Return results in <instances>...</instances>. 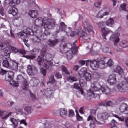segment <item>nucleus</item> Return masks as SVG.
<instances>
[{
  "mask_svg": "<svg viewBox=\"0 0 128 128\" xmlns=\"http://www.w3.org/2000/svg\"><path fill=\"white\" fill-rule=\"evenodd\" d=\"M97 25L98 26V28H102V26H104V22H98L97 23Z\"/></svg>",
  "mask_w": 128,
  "mask_h": 128,
  "instance_id": "51",
  "label": "nucleus"
},
{
  "mask_svg": "<svg viewBox=\"0 0 128 128\" xmlns=\"http://www.w3.org/2000/svg\"><path fill=\"white\" fill-rule=\"evenodd\" d=\"M18 62L11 60L10 69L13 70H16V72L18 71Z\"/></svg>",
  "mask_w": 128,
  "mask_h": 128,
  "instance_id": "21",
  "label": "nucleus"
},
{
  "mask_svg": "<svg viewBox=\"0 0 128 128\" xmlns=\"http://www.w3.org/2000/svg\"><path fill=\"white\" fill-rule=\"evenodd\" d=\"M86 86V82L84 81V78H81L80 81V84L74 83L72 88L75 90H79V92L81 94L84 96L85 98L87 100H92V98H100V95L98 94H96L94 92H100L101 90L102 92L104 94H110V89L106 86H101L99 83L96 82L95 84H92L91 88L87 92V94H84V90L80 88V86Z\"/></svg>",
  "mask_w": 128,
  "mask_h": 128,
  "instance_id": "2",
  "label": "nucleus"
},
{
  "mask_svg": "<svg viewBox=\"0 0 128 128\" xmlns=\"http://www.w3.org/2000/svg\"><path fill=\"white\" fill-rule=\"evenodd\" d=\"M20 3V0H12L10 2V6L12 7L11 9L8 10V12L10 14L13 15L14 16L18 14V9L16 7V6Z\"/></svg>",
  "mask_w": 128,
  "mask_h": 128,
  "instance_id": "9",
  "label": "nucleus"
},
{
  "mask_svg": "<svg viewBox=\"0 0 128 128\" xmlns=\"http://www.w3.org/2000/svg\"><path fill=\"white\" fill-rule=\"evenodd\" d=\"M41 36L42 34L38 35L37 34V36H34V38H32V40L34 42H40Z\"/></svg>",
  "mask_w": 128,
  "mask_h": 128,
  "instance_id": "34",
  "label": "nucleus"
},
{
  "mask_svg": "<svg viewBox=\"0 0 128 128\" xmlns=\"http://www.w3.org/2000/svg\"><path fill=\"white\" fill-rule=\"evenodd\" d=\"M30 84H32V86H38V84H40V80L34 77L30 80Z\"/></svg>",
  "mask_w": 128,
  "mask_h": 128,
  "instance_id": "23",
  "label": "nucleus"
},
{
  "mask_svg": "<svg viewBox=\"0 0 128 128\" xmlns=\"http://www.w3.org/2000/svg\"><path fill=\"white\" fill-rule=\"evenodd\" d=\"M56 78H62V74L60 73H56V74H55Z\"/></svg>",
  "mask_w": 128,
  "mask_h": 128,
  "instance_id": "61",
  "label": "nucleus"
},
{
  "mask_svg": "<svg viewBox=\"0 0 128 128\" xmlns=\"http://www.w3.org/2000/svg\"><path fill=\"white\" fill-rule=\"evenodd\" d=\"M106 64L108 66H112L114 64V61L112 59H110L107 62Z\"/></svg>",
  "mask_w": 128,
  "mask_h": 128,
  "instance_id": "47",
  "label": "nucleus"
},
{
  "mask_svg": "<svg viewBox=\"0 0 128 128\" xmlns=\"http://www.w3.org/2000/svg\"><path fill=\"white\" fill-rule=\"evenodd\" d=\"M0 50H4V56H8V58L10 56L11 52H12L15 54L18 52V50L16 48L12 47L10 45L9 42L4 43L0 42Z\"/></svg>",
  "mask_w": 128,
  "mask_h": 128,
  "instance_id": "6",
  "label": "nucleus"
},
{
  "mask_svg": "<svg viewBox=\"0 0 128 128\" xmlns=\"http://www.w3.org/2000/svg\"><path fill=\"white\" fill-rule=\"evenodd\" d=\"M8 71H6V70H4L3 69H1L0 71V76H4V74H6V72Z\"/></svg>",
  "mask_w": 128,
  "mask_h": 128,
  "instance_id": "53",
  "label": "nucleus"
},
{
  "mask_svg": "<svg viewBox=\"0 0 128 128\" xmlns=\"http://www.w3.org/2000/svg\"><path fill=\"white\" fill-rule=\"evenodd\" d=\"M20 124H23L24 126H26V120H22L20 121Z\"/></svg>",
  "mask_w": 128,
  "mask_h": 128,
  "instance_id": "58",
  "label": "nucleus"
},
{
  "mask_svg": "<svg viewBox=\"0 0 128 128\" xmlns=\"http://www.w3.org/2000/svg\"><path fill=\"white\" fill-rule=\"evenodd\" d=\"M92 76L94 80H99L100 78V74L98 72H95L92 73Z\"/></svg>",
  "mask_w": 128,
  "mask_h": 128,
  "instance_id": "37",
  "label": "nucleus"
},
{
  "mask_svg": "<svg viewBox=\"0 0 128 128\" xmlns=\"http://www.w3.org/2000/svg\"><path fill=\"white\" fill-rule=\"evenodd\" d=\"M83 78H84L86 82H90L92 80V74L90 73H86L84 76H82Z\"/></svg>",
  "mask_w": 128,
  "mask_h": 128,
  "instance_id": "33",
  "label": "nucleus"
},
{
  "mask_svg": "<svg viewBox=\"0 0 128 128\" xmlns=\"http://www.w3.org/2000/svg\"><path fill=\"white\" fill-rule=\"evenodd\" d=\"M10 36L12 38H16V36H14V32H12V30H10Z\"/></svg>",
  "mask_w": 128,
  "mask_h": 128,
  "instance_id": "56",
  "label": "nucleus"
},
{
  "mask_svg": "<svg viewBox=\"0 0 128 128\" xmlns=\"http://www.w3.org/2000/svg\"><path fill=\"white\" fill-rule=\"evenodd\" d=\"M52 56L50 54H46L45 57L44 56V58L40 56H38L37 58L39 66H42L46 68H48L49 66H52Z\"/></svg>",
  "mask_w": 128,
  "mask_h": 128,
  "instance_id": "7",
  "label": "nucleus"
},
{
  "mask_svg": "<svg viewBox=\"0 0 128 128\" xmlns=\"http://www.w3.org/2000/svg\"><path fill=\"white\" fill-rule=\"evenodd\" d=\"M18 52H19L20 54H26V50H18Z\"/></svg>",
  "mask_w": 128,
  "mask_h": 128,
  "instance_id": "59",
  "label": "nucleus"
},
{
  "mask_svg": "<svg viewBox=\"0 0 128 128\" xmlns=\"http://www.w3.org/2000/svg\"><path fill=\"white\" fill-rule=\"evenodd\" d=\"M60 30H58L56 32H66V34L68 36H80V38H84L85 40H88V34L84 32L82 30L80 29L77 30L76 32H72L70 30V28H66V24L64 22H61L60 23Z\"/></svg>",
  "mask_w": 128,
  "mask_h": 128,
  "instance_id": "4",
  "label": "nucleus"
},
{
  "mask_svg": "<svg viewBox=\"0 0 128 128\" xmlns=\"http://www.w3.org/2000/svg\"><path fill=\"white\" fill-rule=\"evenodd\" d=\"M25 112H26L28 114H30L32 112V107L26 106L24 108Z\"/></svg>",
  "mask_w": 128,
  "mask_h": 128,
  "instance_id": "44",
  "label": "nucleus"
},
{
  "mask_svg": "<svg viewBox=\"0 0 128 128\" xmlns=\"http://www.w3.org/2000/svg\"><path fill=\"white\" fill-rule=\"evenodd\" d=\"M117 88L119 92H124L128 88V77L126 78L124 80L117 86Z\"/></svg>",
  "mask_w": 128,
  "mask_h": 128,
  "instance_id": "11",
  "label": "nucleus"
},
{
  "mask_svg": "<svg viewBox=\"0 0 128 128\" xmlns=\"http://www.w3.org/2000/svg\"><path fill=\"white\" fill-rule=\"evenodd\" d=\"M30 52L32 54V55L24 56H23L28 60H34V58H36V55L38 54V50L34 48L33 50L30 51Z\"/></svg>",
  "mask_w": 128,
  "mask_h": 128,
  "instance_id": "15",
  "label": "nucleus"
},
{
  "mask_svg": "<svg viewBox=\"0 0 128 128\" xmlns=\"http://www.w3.org/2000/svg\"><path fill=\"white\" fill-rule=\"evenodd\" d=\"M83 24H84V29H85V28H86L88 26L90 25V23H88V22L87 21H84L83 22Z\"/></svg>",
  "mask_w": 128,
  "mask_h": 128,
  "instance_id": "52",
  "label": "nucleus"
},
{
  "mask_svg": "<svg viewBox=\"0 0 128 128\" xmlns=\"http://www.w3.org/2000/svg\"><path fill=\"white\" fill-rule=\"evenodd\" d=\"M110 12V9L107 6H104L102 9L100 10L96 14V18H102L105 16H108Z\"/></svg>",
  "mask_w": 128,
  "mask_h": 128,
  "instance_id": "10",
  "label": "nucleus"
},
{
  "mask_svg": "<svg viewBox=\"0 0 128 128\" xmlns=\"http://www.w3.org/2000/svg\"><path fill=\"white\" fill-rule=\"evenodd\" d=\"M10 122L12 124L14 128H16L18 126V122H20L19 120L12 117L10 118Z\"/></svg>",
  "mask_w": 128,
  "mask_h": 128,
  "instance_id": "24",
  "label": "nucleus"
},
{
  "mask_svg": "<svg viewBox=\"0 0 128 128\" xmlns=\"http://www.w3.org/2000/svg\"><path fill=\"white\" fill-rule=\"evenodd\" d=\"M120 46L122 48H128V41L123 40L120 42Z\"/></svg>",
  "mask_w": 128,
  "mask_h": 128,
  "instance_id": "35",
  "label": "nucleus"
},
{
  "mask_svg": "<svg viewBox=\"0 0 128 128\" xmlns=\"http://www.w3.org/2000/svg\"><path fill=\"white\" fill-rule=\"evenodd\" d=\"M120 110L122 114H128V106L126 104H122L120 107Z\"/></svg>",
  "mask_w": 128,
  "mask_h": 128,
  "instance_id": "18",
  "label": "nucleus"
},
{
  "mask_svg": "<svg viewBox=\"0 0 128 128\" xmlns=\"http://www.w3.org/2000/svg\"><path fill=\"white\" fill-rule=\"evenodd\" d=\"M16 78L19 82H22V88L23 90H28V83L26 80V78H24L21 74L18 76Z\"/></svg>",
  "mask_w": 128,
  "mask_h": 128,
  "instance_id": "12",
  "label": "nucleus"
},
{
  "mask_svg": "<svg viewBox=\"0 0 128 128\" xmlns=\"http://www.w3.org/2000/svg\"><path fill=\"white\" fill-rule=\"evenodd\" d=\"M112 105H114V102H112V101H106V106H110Z\"/></svg>",
  "mask_w": 128,
  "mask_h": 128,
  "instance_id": "48",
  "label": "nucleus"
},
{
  "mask_svg": "<svg viewBox=\"0 0 128 128\" xmlns=\"http://www.w3.org/2000/svg\"><path fill=\"white\" fill-rule=\"evenodd\" d=\"M73 46H74L72 48L70 44H66L64 42H62L60 44V52L62 54H65L68 60H72V54H76L78 52V50L76 48V40L73 43Z\"/></svg>",
  "mask_w": 128,
  "mask_h": 128,
  "instance_id": "5",
  "label": "nucleus"
},
{
  "mask_svg": "<svg viewBox=\"0 0 128 128\" xmlns=\"http://www.w3.org/2000/svg\"><path fill=\"white\" fill-rule=\"evenodd\" d=\"M114 72H117L120 76H122V74H124V70L120 66H117L115 69H114Z\"/></svg>",
  "mask_w": 128,
  "mask_h": 128,
  "instance_id": "32",
  "label": "nucleus"
},
{
  "mask_svg": "<svg viewBox=\"0 0 128 128\" xmlns=\"http://www.w3.org/2000/svg\"><path fill=\"white\" fill-rule=\"evenodd\" d=\"M61 68L62 70L65 74L64 75V78H66V80H67L69 82H76L78 79H76V77L72 76H70L72 74V70H68V68H66V67L64 66H62Z\"/></svg>",
  "mask_w": 128,
  "mask_h": 128,
  "instance_id": "8",
  "label": "nucleus"
},
{
  "mask_svg": "<svg viewBox=\"0 0 128 128\" xmlns=\"http://www.w3.org/2000/svg\"><path fill=\"white\" fill-rule=\"evenodd\" d=\"M74 112L72 110H69V116H74Z\"/></svg>",
  "mask_w": 128,
  "mask_h": 128,
  "instance_id": "57",
  "label": "nucleus"
},
{
  "mask_svg": "<svg viewBox=\"0 0 128 128\" xmlns=\"http://www.w3.org/2000/svg\"><path fill=\"white\" fill-rule=\"evenodd\" d=\"M41 92H42L43 94L46 96L47 98H52V90H50V89L44 90L43 91L41 90Z\"/></svg>",
  "mask_w": 128,
  "mask_h": 128,
  "instance_id": "25",
  "label": "nucleus"
},
{
  "mask_svg": "<svg viewBox=\"0 0 128 128\" xmlns=\"http://www.w3.org/2000/svg\"><path fill=\"white\" fill-rule=\"evenodd\" d=\"M0 16H4V8L0 6Z\"/></svg>",
  "mask_w": 128,
  "mask_h": 128,
  "instance_id": "49",
  "label": "nucleus"
},
{
  "mask_svg": "<svg viewBox=\"0 0 128 128\" xmlns=\"http://www.w3.org/2000/svg\"><path fill=\"white\" fill-rule=\"evenodd\" d=\"M96 110H94L90 112V116H88L87 120L90 122V128H96V124H104V120H106L110 115L108 113H102L99 114L97 116L96 118H94L96 116Z\"/></svg>",
  "mask_w": 128,
  "mask_h": 128,
  "instance_id": "3",
  "label": "nucleus"
},
{
  "mask_svg": "<svg viewBox=\"0 0 128 128\" xmlns=\"http://www.w3.org/2000/svg\"><path fill=\"white\" fill-rule=\"evenodd\" d=\"M106 24L110 28H114V18H108L106 22Z\"/></svg>",
  "mask_w": 128,
  "mask_h": 128,
  "instance_id": "22",
  "label": "nucleus"
},
{
  "mask_svg": "<svg viewBox=\"0 0 128 128\" xmlns=\"http://www.w3.org/2000/svg\"><path fill=\"white\" fill-rule=\"evenodd\" d=\"M76 118L80 122L82 120V117L80 116L79 114H77Z\"/></svg>",
  "mask_w": 128,
  "mask_h": 128,
  "instance_id": "62",
  "label": "nucleus"
},
{
  "mask_svg": "<svg viewBox=\"0 0 128 128\" xmlns=\"http://www.w3.org/2000/svg\"><path fill=\"white\" fill-rule=\"evenodd\" d=\"M102 0H99L96 1L94 4V6L95 8H100L102 6Z\"/></svg>",
  "mask_w": 128,
  "mask_h": 128,
  "instance_id": "38",
  "label": "nucleus"
},
{
  "mask_svg": "<svg viewBox=\"0 0 128 128\" xmlns=\"http://www.w3.org/2000/svg\"><path fill=\"white\" fill-rule=\"evenodd\" d=\"M110 124L112 126H116L118 124V122H116L114 120H112L110 122Z\"/></svg>",
  "mask_w": 128,
  "mask_h": 128,
  "instance_id": "54",
  "label": "nucleus"
},
{
  "mask_svg": "<svg viewBox=\"0 0 128 128\" xmlns=\"http://www.w3.org/2000/svg\"><path fill=\"white\" fill-rule=\"evenodd\" d=\"M97 62L98 64V68H106V62H104V60H98Z\"/></svg>",
  "mask_w": 128,
  "mask_h": 128,
  "instance_id": "27",
  "label": "nucleus"
},
{
  "mask_svg": "<svg viewBox=\"0 0 128 128\" xmlns=\"http://www.w3.org/2000/svg\"><path fill=\"white\" fill-rule=\"evenodd\" d=\"M87 62H88V64H90V68H91L92 70H96L98 68V61L95 60H88Z\"/></svg>",
  "mask_w": 128,
  "mask_h": 128,
  "instance_id": "17",
  "label": "nucleus"
},
{
  "mask_svg": "<svg viewBox=\"0 0 128 128\" xmlns=\"http://www.w3.org/2000/svg\"><path fill=\"white\" fill-rule=\"evenodd\" d=\"M102 50L104 52H108V48L106 47L104 48H103Z\"/></svg>",
  "mask_w": 128,
  "mask_h": 128,
  "instance_id": "64",
  "label": "nucleus"
},
{
  "mask_svg": "<svg viewBox=\"0 0 128 128\" xmlns=\"http://www.w3.org/2000/svg\"><path fill=\"white\" fill-rule=\"evenodd\" d=\"M120 33H116V34H112L110 38V40L114 42V46H116L118 42H120Z\"/></svg>",
  "mask_w": 128,
  "mask_h": 128,
  "instance_id": "14",
  "label": "nucleus"
},
{
  "mask_svg": "<svg viewBox=\"0 0 128 128\" xmlns=\"http://www.w3.org/2000/svg\"><path fill=\"white\" fill-rule=\"evenodd\" d=\"M107 81L110 86L116 84V76L114 74L110 75Z\"/></svg>",
  "mask_w": 128,
  "mask_h": 128,
  "instance_id": "16",
  "label": "nucleus"
},
{
  "mask_svg": "<svg viewBox=\"0 0 128 128\" xmlns=\"http://www.w3.org/2000/svg\"><path fill=\"white\" fill-rule=\"evenodd\" d=\"M84 30H88V32H92V26H90V25H89Z\"/></svg>",
  "mask_w": 128,
  "mask_h": 128,
  "instance_id": "45",
  "label": "nucleus"
},
{
  "mask_svg": "<svg viewBox=\"0 0 128 128\" xmlns=\"http://www.w3.org/2000/svg\"><path fill=\"white\" fill-rule=\"evenodd\" d=\"M16 112L18 114H24V112L22 111V109H16Z\"/></svg>",
  "mask_w": 128,
  "mask_h": 128,
  "instance_id": "50",
  "label": "nucleus"
},
{
  "mask_svg": "<svg viewBox=\"0 0 128 128\" xmlns=\"http://www.w3.org/2000/svg\"><path fill=\"white\" fill-rule=\"evenodd\" d=\"M38 72V68L32 65L27 66V73L29 76H34Z\"/></svg>",
  "mask_w": 128,
  "mask_h": 128,
  "instance_id": "13",
  "label": "nucleus"
},
{
  "mask_svg": "<svg viewBox=\"0 0 128 128\" xmlns=\"http://www.w3.org/2000/svg\"><path fill=\"white\" fill-rule=\"evenodd\" d=\"M101 32H102V38L104 40H106V37L108 34H110V32H112V30H110V29H106V28H102L101 29Z\"/></svg>",
  "mask_w": 128,
  "mask_h": 128,
  "instance_id": "20",
  "label": "nucleus"
},
{
  "mask_svg": "<svg viewBox=\"0 0 128 128\" xmlns=\"http://www.w3.org/2000/svg\"><path fill=\"white\" fill-rule=\"evenodd\" d=\"M56 26V21L52 19H46L39 17L35 20L34 24L32 26V29L30 28H27L26 30V32L22 31L17 34L18 38H21L24 42H26L28 40H26V38L28 36H34V32L38 34L40 32V30H41L42 28H44V34L46 36H48L50 34V30L54 28Z\"/></svg>",
  "mask_w": 128,
  "mask_h": 128,
  "instance_id": "1",
  "label": "nucleus"
},
{
  "mask_svg": "<svg viewBox=\"0 0 128 128\" xmlns=\"http://www.w3.org/2000/svg\"><path fill=\"white\" fill-rule=\"evenodd\" d=\"M60 42V40H50L48 41V44L50 46H54L56 44Z\"/></svg>",
  "mask_w": 128,
  "mask_h": 128,
  "instance_id": "29",
  "label": "nucleus"
},
{
  "mask_svg": "<svg viewBox=\"0 0 128 128\" xmlns=\"http://www.w3.org/2000/svg\"><path fill=\"white\" fill-rule=\"evenodd\" d=\"M88 70L86 68H82L78 72V74L80 76L82 77L84 76L86 74H88Z\"/></svg>",
  "mask_w": 128,
  "mask_h": 128,
  "instance_id": "30",
  "label": "nucleus"
},
{
  "mask_svg": "<svg viewBox=\"0 0 128 128\" xmlns=\"http://www.w3.org/2000/svg\"><path fill=\"white\" fill-rule=\"evenodd\" d=\"M113 116H114L115 118H118V120H119L120 122H124V120L126 119L124 117H123V116L120 117L116 114H113Z\"/></svg>",
  "mask_w": 128,
  "mask_h": 128,
  "instance_id": "41",
  "label": "nucleus"
},
{
  "mask_svg": "<svg viewBox=\"0 0 128 128\" xmlns=\"http://www.w3.org/2000/svg\"><path fill=\"white\" fill-rule=\"evenodd\" d=\"M88 60H82L79 61V64H80V66H84V64H86V66H88Z\"/></svg>",
  "mask_w": 128,
  "mask_h": 128,
  "instance_id": "42",
  "label": "nucleus"
},
{
  "mask_svg": "<svg viewBox=\"0 0 128 128\" xmlns=\"http://www.w3.org/2000/svg\"><path fill=\"white\" fill-rule=\"evenodd\" d=\"M30 98L32 100H36V96L34 94L30 93Z\"/></svg>",
  "mask_w": 128,
  "mask_h": 128,
  "instance_id": "63",
  "label": "nucleus"
},
{
  "mask_svg": "<svg viewBox=\"0 0 128 128\" xmlns=\"http://www.w3.org/2000/svg\"><path fill=\"white\" fill-rule=\"evenodd\" d=\"M10 116V114H6L4 112H0V120H8V118Z\"/></svg>",
  "mask_w": 128,
  "mask_h": 128,
  "instance_id": "31",
  "label": "nucleus"
},
{
  "mask_svg": "<svg viewBox=\"0 0 128 128\" xmlns=\"http://www.w3.org/2000/svg\"><path fill=\"white\" fill-rule=\"evenodd\" d=\"M98 106H106V101H103L98 104Z\"/></svg>",
  "mask_w": 128,
  "mask_h": 128,
  "instance_id": "46",
  "label": "nucleus"
},
{
  "mask_svg": "<svg viewBox=\"0 0 128 128\" xmlns=\"http://www.w3.org/2000/svg\"><path fill=\"white\" fill-rule=\"evenodd\" d=\"M10 64H12V60L8 62V60H4L2 62V66L4 68H10Z\"/></svg>",
  "mask_w": 128,
  "mask_h": 128,
  "instance_id": "28",
  "label": "nucleus"
},
{
  "mask_svg": "<svg viewBox=\"0 0 128 128\" xmlns=\"http://www.w3.org/2000/svg\"><path fill=\"white\" fill-rule=\"evenodd\" d=\"M14 73L12 71H7L6 72V75L5 76V80H7V82H10L12 80H14Z\"/></svg>",
  "mask_w": 128,
  "mask_h": 128,
  "instance_id": "19",
  "label": "nucleus"
},
{
  "mask_svg": "<svg viewBox=\"0 0 128 128\" xmlns=\"http://www.w3.org/2000/svg\"><path fill=\"white\" fill-rule=\"evenodd\" d=\"M68 114V111L64 108H62L60 110V116H64Z\"/></svg>",
  "mask_w": 128,
  "mask_h": 128,
  "instance_id": "36",
  "label": "nucleus"
},
{
  "mask_svg": "<svg viewBox=\"0 0 128 128\" xmlns=\"http://www.w3.org/2000/svg\"><path fill=\"white\" fill-rule=\"evenodd\" d=\"M126 4H122L120 5V8L122 10H126Z\"/></svg>",
  "mask_w": 128,
  "mask_h": 128,
  "instance_id": "55",
  "label": "nucleus"
},
{
  "mask_svg": "<svg viewBox=\"0 0 128 128\" xmlns=\"http://www.w3.org/2000/svg\"><path fill=\"white\" fill-rule=\"evenodd\" d=\"M56 82V80H54V76H51L48 82V84H54Z\"/></svg>",
  "mask_w": 128,
  "mask_h": 128,
  "instance_id": "40",
  "label": "nucleus"
},
{
  "mask_svg": "<svg viewBox=\"0 0 128 128\" xmlns=\"http://www.w3.org/2000/svg\"><path fill=\"white\" fill-rule=\"evenodd\" d=\"M28 14L32 18H36L38 16V11L36 10H31L29 11Z\"/></svg>",
  "mask_w": 128,
  "mask_h": 128,
  "instance_id": "26",
  "label": "nucleus"
},
{
  "mask_svg": "<svg viewBox=\"0 0 128 128\" xmlns=\"http://www.w3.org/2000/svg\"><path fill=\"white\" fill-rule=\"evenodd\" d=\"M40 72L42 74V75L44 76H46V69H44V68L40 67Z\"/></svg>",
  "mask_w": 128,
  "mask_h": 128,
  "instance_id": "43",
  "label": "nucleus"
},
{
  "mask_svg": "<svg viewBox=\"0 0 128 128\" xmlns=\"http://www.w3.org/2000/svg\"><path fill=\"white\" fill-rule=\"evenodd\" d=\"M8 82H10V84H12L13 86H14V87L18 86V82L14 80L13 79Z\"/></svg>",
  "mask_w": 128,
  "mask_h": 128,
  "instance_id": "39",
  "label": "nucleus"
},
{
  "mask_svg": "<svg viewBox=\"0 0 128 128\" xmlns=\"http://www.w3.org/2000/svg\"><path fill=\"white\" fill-rule=\"evenodd\" d=\"M78 68H80V66H78V65H75L73 67L74 70H78Z\"/></svg>",
  "mask_w": 128,
  "mask_h": 128,
  "instance_id": "60",
  "label": "nucleus"
}]
</instances>
